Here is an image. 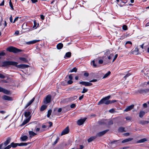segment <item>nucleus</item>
<instances>
[{
  "mask_svg": "<svg viewBox=\"0 0 149 149\" xmlns=\"http://www.w3.org/2000/svg\"><path fill=\"white\" fill-rule=\"evenodd\" d=\"M17 64L18 63L16 62L12 61H6L3 62L2 66H5L8 65H12L15 66L18 68H27L29 67V65H27L21 64L17 65Z\"/></svg>",
  "mask_w": 149,
  "mask_h": 149,
  "instance_id": "nucleus-1",
  "label": "nucleus"
},
{
  "mask_svg": "<svg viewBox=\"0 0 149 149\" xmlns=\"http://www.w3.org/2000/svg\"><path fill=\"white\" fill-rule=\"evenodd\" d=\"M110 98V96L109 95L102 98L98 102V104L100 105L103 104H109L110 100H109Z\"/></svg>",
  "mask_w": 149,
  "mask_h": 149,
  "instance_id": "nucleus-2",
  "label": "nucleus"
},
{
  "mask_svg": "<svg viewBox=\"0 0 149 149\" xmlns=\"http://www.w3.org/2000/svg\"><path fill=\"white\" fill-rule=\"evenodd\" d=\"M6 50L10 52H13L14 53H17L22 51L21 49H18L13 47H10L7 48Z\"/></svg>",
  "mask_w": 149,
  "mask_h": 149,
  "instance_id": "nucleus-3",
  "label": "nucleus"
},
{
  "mask_svg": "<svg viewBox=\"0 0 149 149\" xmlns=\"http://www.w3.org/2000/svg\"><path fill=\"white\" fill-rule=\"evenodd\" d=\"M51 96L50 95H47L46 97L43 100V103L45 104H47L51 102Z\"/></svg>",
  "mask_w": 149,
  "mask_h": 149,
  "instance_id": "nucleus-4",
  "label": "nucleus"
},
{
  "mask_svg": "<svg viewBox=\"0 0 149 149\" xmlns=\"http://www.w3.org/2000/svg\"><path fill=\"white\" fill-rule=\"evenodd\" d=\"M109 131V130H107L102 131L99 132L97 133L96 136L97 137H99L102 136L103 135L105 134L107 132Z\"/></svg>",
  "mask_w": 149,
  "mask_h": 149,
  "instance_id": "nucleus-5",
  "label": "nucleus"
},
{
  "mask_svg": "<svg viewBox=\"0 0 149 149\" xmlns=\"http://www.w3.org/2000/svg\"><path fill=\"white\" fill-rule=\"evenodd\" d=\"M86 119V118H84L79 120L77 121V123L78 125H81L84 123Z\"/></svg>",
  "mask_w": 149,
  "mask_h": 149,
  "instance_id": "nucleus-6",
  "label": "nucleus"
},
{
  "mask_svg": "<svg viewBox=\"0 0 149 149\" xmlns=\"http://www.w3.org/2000/svg\"><path fill=\"white\" fill-rule=\"evenodd\" d=\"M134 104H132L129 106H128L124 110V111L127 112L130 111L134 108Z\"/></svg>",
  "mask_w": 149,
  "mask_h": 149,
  "instance_id": "nucleus-7",
  "label": "nucleus"
},
{
  "mask_svg": "<svg viewBox=\"0 0 149 149\" xmlns=\"http://www.w3.org/2000/svg\"><path fill=\"white\" fill-rule=\"evenodd\" d=\"M31 118V116H30L28 118L26 119L23 121L22 123L20 125V126L22 127L29 122Z\"/></svg>",
  "mask_w": 149,
  "mask_h": 149,
  "instance_id": "nucleus-8",
  "label": "nucleus"
},
{
  "mask_svg": "<svg viewBox=\"0 0 149 149\" xmlns=\"http://www.w3.org/2000/svg\"><path fill=\"white\" fill-rule=\"evenodd\" d=\"M11 138L10 137L8 138L3 143V145L4 147H5L8 145L10 142Z\"/></svg>",
  "mask_w": 149,
  "mask_h": 149,
  "instance_id": "nucleus-9",
  "label": "nucleus"
},
{
  "mask_svg": "<svg viewBox=\"0 0 149 149\" xmlns=\"http://www.w3.org/2000/svg\"><path fill=\"white\" fill-rule=\"evenodd\" d=\"M69 132V129L68 127H67L66 128L64 129L63 131L61 133V135H63L65 134H66L68 133Z\"/></svg>",
  "mask_w": 149,
  "mask_h": 149,
  "instance_id": "nucleus-10",
  "label": "nucleus"
},
{
  "mask_svg": "<svg viewBox=\"0 0 149 149\" xmlns=\"http://www.w3.org/2000/svg\"><path fill=\"white\" fill-rule=\"evenodd\" d=\"M2 98L4 100L8 101H11L12 100L11 97L6 95L3 96Z\"/></svg>",
  "mask_w": 149,
  "mask_h": 149,
  "instance_id": "nucleus-11",
  "label": "nucleus"
},
{
  "mask_svg": "<svg viewBox=\"0 0 149 149\" xmlns=\"http://www.w3.org/2000/svg\"><path fill=\"white\" fill-rule=\"evenodd\" d=\"M35 99V97H33L32 99L29 102H28L27 104H26V105L24 107V109H26V108L29 106L30 105L32 102L34 101Z\"/></svg>",
  "mask_w": 149,
  "mask_h": 149,
  "instance_id": "nucleus-12",
  "label": "nucleus"
},
{
  "mask_svg": "<svg viewBox=\"0 0 149 149\" xmlns=\"http://www.w3.org/2000/svg\"><path fill=\"white\" fill-rule=\"evenodd\" d=\"M77 98V96H74V97H72L69 98H68L66 99L67 101H69L70 102H72L74 100L76 99Z\"/></svg>",
  "mask_w": 149,
  "mask_h": 149,
  "instance_id": "nucleus-13",
  "label": "nucleus"
},
{
  "mask_svg": "<svg viewBox=\"0 0 149 149\" xmlns=\"http://www.w3.org/2000/svg\"><path fill=\"white\" fill-rule=\"evenodd\" d=\"M40 41V40H33L31 41L28 42H27V44L28 45H30L31 44H34L35 43L37 42Z\"/></svg>",
  "mask_w": 149,
  "mask_h": 149,
  "instance_id": "nucleus-14",
  "label": "nucleus"
},
{
  "mask_svg": "<svg viewBox=\"0 0 149 149\" xmlns=\"http://www.w3.org/2000/svg\"><path fill=\"white\" fill-rule=\"evenodd\" d=\"M2 89H3L2 90L1 92H2L4 93L7 95H8L10 94V91L4 89L3 88Z\"/></svg>",
  "mask_w": 149,
  "mask_h": 149,
  "instance_id": "nucleus-15",
  "label": "nucleus"
},
{
  "mask_svg": "<svg viewBox=\"0 0 149 149\" xmlns=\"http://www.w3.org/2000/svg\"><path fill=\"white\" fill-rule=\"evenodd\" d=\"M149 92V89H141L139 91V92L141 93H146Z\"/></svg>",
  "mask_w": 149,
  "mask_h": 149,
  "instance_id": "nucleus-16",
  "label": "nucleus"
},
{
  "mask_svg": "<svg viewBox=\"0 0 149 149\" xmlns=\"http://www.w3.org/2000/svg\"><path fill=\"white\" fill-rule=\"evenodd\" d=\"M71 53L70 52H67L64 56V58H70L71 55Z\"/></svg>",
  "mask_w": 149,
  "mask_h": 149,
  "instance_id": "nucleus-17",
  "label": "nucleus"
},
{
  "mask_svg": "<svg viewBox=\"0 0 149 149\" xmlns=\"http://www.w3.org/2000/svg\"><path fill=\"white\" fill-rule=\"evenodd\" d=\"M97 138V137L96 135L95 136H92L88 139V142H90Z\"/></svg>",
  "mask_w": 149,
  "mask_h": 149,
  "instance_id": "nucleus-18",
  "label": "nucleus"
},
{
  "mask_svg": "<svg viewBox=\"0 0 149 149\" xmlns=\"http://www.w3.org/2000/svg\"><path fill=\"white\" fill-rule=\"evenodd\" d=\"M31 112L30 111H25L24 113V116L26 118L30 117L31 114Z\"/></svg>",
  "mask_w": 149,
  "mask_h": 149,
  "instance_id": "nucleus-19",
  "label": "nucleus"
},
{
  "mask_svg": "<svg viewBox=\"0 0 149 149\" xmlns=\"http://www.w3.org/2000/svg\"><path fill=\"white\" fill-rule=\"evenodd\" d=\"M30 144V143H18V146H26L27 145Z\"/></svg>",
  "mask_w": 149,
  "mask_h": 149,
  "instance_id": "nucleus-20",
  "label": "nucleus"
},
{
  "mask_svg": "<svg viewBox=\"0 0 149 149\" xmlns=\"http://www.w3.org/2000/svg\"><path fill=\"white\" fill-rule=\"evenodd\" d=\"M28 137L26 136H22L20 137V139L22 141H26Z\"/></svg>",
  "mask_w": 149,
  "mask_h": 149,
  "instance_id": "nucleus-21",
  "label": "nucleus"
},
{
  "mask_svg": "<svg viewBox=\"0 0 149 149\" xmlns=\"http://www.w3.org/2000/svg\"><path fill=\"white\" fill-rule=\"evenodd\" d=\"M145 114V112L144 111H141L139 113V117L141 118H142L143 117Z\"/></svg>",
  "mask_w": 149,
  "mask_h": 149,
  "instance_id": "nucleus-22",
  "label": "nucleus"
},
{
  "mask_svg": "<svg viewBox=\"0 0 149 149\" xmlns=\"http://www.w3.org/2000/svg\"><path fill=\"white\" fill-rule=\"evenodd\" d=\"M63 47V45L62 43H59L56 46L57 48L58 49H61Z\"/></svg>",
  "mask_w": 149,
  "mask_h": 149,
  "instance_id": "nucleus-23",
  "label": "nucleus"
},
{
  "mask_svg": "<svg viewBox=\"0 0 149 149\" xmlns=\"http://www.w3.org/2000/svg\"><path fill=\"white\" fill-rule=\"evenodd\" d=\"M132 139H133L132 138H129L128 139H126L123 140L122 141V143H125L127 142H129V141H130L132 140Z\"/></svg>",
  "mask_w": 149,
  "mask_h": 149,
  "instance_id": "nucleus-24",
  "label": "nucleus"
},
{
  "mask_svg": "<svg viewBox=\"0 0 149 149\" xmlns=\"http://www.w3.org/2000/svg\"><path fill=\"white\" fill-rule=\"evenodd\" d=\"M18 143H14L13 142H12L10 144V146L11 147H12L13 148H16L17 146H18Z\"/></svg>",
  "mask_w": 149,
  "mask_h": 149,
  "instance_id": "nucleus-25",
  "label": "nucleus"
},
{
  "mask_svg": "<svg viewBox=\"0 0 149 149\" xmlns=\"http://www.w3.org/2000/svg\"><path fill=\"white\" fill-rule=\"evenodd\" d=\"M47 107V106L45 105H43L41 106L40 107V110L41 111H44V110L46 109Z\"/></svg>",
  "mask_w": 149,
  "mask_h": 149,
  "instance_id": "nucleus-26",
  "label": "nucleus"
},
{
  "mask_svg": "<svg viewBox=\"0 0 149 149\" xmlns=\"http://www.w3.org/2000/svg\"><path fill=\"white\" fill-rule=\"evenodd\" d=\"M29 133L30 136H33L36 134L34 133V132L31 131H30L29 132Z\"/></svg>",
  "mask_w": 149,
  "mask_h": 149,
  "instance_id": "nucleus-27",
  "label": "nucleus"
},
{
  "mask_svg": "<svg viewBox=\"0 0 149 149\" xmlns=\"http://www.w3.org/2000/svg\"><path fill=\"white\" fill-rule=\"evenodd\" d=\"M147 141V139L145 138H144L142 139H141L140 140H139L137 141L138 143H143L144 142Z\"/></svg>",
  "mask_w": 149,
  "mask_h": 149,
  "instance_id": "nucleus-28",
  "label": "nucleus"
},
{
  "mask_svg": "<svg viewBox=\"0 0 149 149\" xmlns=\"http://www.w3.org/2000/svg\"><path fill=\"white\" fill-rule=\"evenodd\" d=\"M125 128L123 127H119L118 128V131L121 132H125V131L124 130Z\"/></svg>",
  "mask_w": 149,
  "mask_h": 149,
  "instance_id": "nucleus-29",
  "label": "nucleus"
},
{
  "mask_svg": "<svg viewBox=\"0 0 149 149\" xmlns=\"http://www.w3.org/2000/svg\"><path fill=\"white\" fill-rule=\"evenodd\" d=\"M19 59L22 61H23L24 63H27L28 61L26 59L23 57H20L19 58Z\"/></svg>",
  "mask_w": 149,
  "mask_h": 149,
  "instance_id": "nucleus-30",
  "label": "nucleus"
},
{
  "mask_svg": "<svg viewBox=\"0 0 149 149\" xmlns=\"http://www.w3.org/2000/svg\"><path fill=\"white\" fill-rule=\"evenodd\" d=\"M111 74V72L109 71L106 74L104 75V77H103V79H104L105 78H106L107 77H108Z\"/></svg>",
  "mask_w": 149,
  "mask_h": 149,
  "instance_id": "nucleus-31",
  "label": "nucleus"
},
{
  "mask_svg": "<svg viewBox=\"0 0 149 149\" xmlns=\"http://www.w3.org/2000/svg\"><path fill=\"white\" fill-rule=\"evenodd\" d=\"M52 112V110L51 109H49V110L47 112V117L49 118L50 115H51V113Z\"/></svg>",
  "mask_w": 149,
  "mask_h": 149,
  "instance_id": "nucleus-32",
  "label": "nucleus"
},
{
  "mask_svg": "<svg viewBox=\"0 0 149 149\" xmlns=\"http://www.w3.org/2000/svg\"><path fill=\"white\" fill-rule=\"evenodd\" d=\"M92 85V84L88 82L85 81V83L84 86H91Z\"/></svg>",
  "mask_w": 149,
  "mask_h": 149,
  "instance_id": "nucleus-33",
  "label": "nucleus"
},
{
  "mask_svg": "<svg viewBox=\"0 0 149 149\" xmlns=\"http://www.w3.org/2000/svg\"><path fill=\"white\" fill-rule=\"evenodd\" d=\"M77 69L76 68H74L73 69H72V70L70 71V72H76L77 71Z\"/></svg>",
  "mask_w": 149,
  "mask_h": 149,
  "instance_id": "nucleus-34",
  "label": "nucleus"
},
{
  "mask_svg": "<svg viewBox=\"0 0 149 149\" xmlns=\"http://www.w3.org/2000/svg\"><path fill=\"white\" fill-rule=\"evenodd\" d=\"M9 3L10 6V7L13 10H14L13 6L12 3L11 2V0H10Z\"/></svg>",
  "mask_w": 149,
  "mask_h": 149,
  "instance_id": "nucleus-35",
  "label": "nucleus"
},
{
  "mask_svg": "<svg viewBox=\"0 0 149 149\" xmlns=\"http://www.w3.org/2000/svg\"><path fill=\"white\" fill-rule=\"evenodd\" d=\"M91 65L94 67H96L97 66V65L95 63V61L94 60H93L92 61Z\"/></svg>",
  "mask_w": 149,
  "mask_h": 149,
  "instance_id": "nucleus-36",
  "label": "nucleus"
},
{
  "mask_svg": "<svg viewBox=\"0 0 149 149\" xmlns=\"http://www.w3.org/2000/svg\"><path fill=\"white\" fill-rule=\"evenodd\" d=\"M88 91V89H86L85 88H84L83 90L81 92L82 93H85L86 92Z\"/></svg>",
  "mask_w": 149,
  "mask_h": 149,
  "instance_id": "nucleus-37",
  "label": "nucleus"
},
{
  "mask_svg": "<svg viewBox=\"0 0 149 149\" xmlns=\"http://www.w3.org/2000/svg\"><path fill=\"white\" fill-rule=\"evenodd\" d=\"M113 54H110L109 56L108 57V59L109 60H110L111 58L113 57Z\"/></svg>",
  "mask_w": 149,
  "mask_h": 149,
  "instance_id": "nucleus-38",
  "label": "nucleus"
},
{
  "mask_svg": "<svg viewBox=\"0 0 149 149\" xmlns=\"http://www.w3.org/2000/svg\"><path fill=\"white\" fill-rule=\"evenodd\" d=\"M123 29L124 30H126L127 29V26L126 25H123Z\"/></svg>",
  "mask_w": 149,
  "mask_h": 149,
  "instance_id": "nucleus-39",
  "label": "nucleus"
},
{
  "mask_svg": "<svg viewBox=\"0 0 149 149\" xmlns=\"http://www.w3.org/2000/svg\"><path fill=\"white\" fill-rule=\"evenodd\" d=\"M98 123L99 124L101 125H102L103 124H104V122L103 120H101L100 121H98Z\"/></svg>",
  "mask_w": 149,
  "mask_h": 149,
  "instance_id": "nucleus-40",
  "label": "nucleus"
},
{
  "mask_svg": "<svg viewBox=\"0 0 149 149\" xmlns=\"http://www.w3.org/2000/svg\"><path fill=\"white\" fill-rule=\"evenodd\" d=\"M138 51H139V49L138 48H136L134 50V53L135 52H136V53L135 54H138Z\"/></svg>",
  "mask_w": 149,
  "mask_h": 149,
  "instance_id": "nucleus-41",
  "label": "nucleus"
},
{
  "mask_svg": "<svg viewBox=\"0 0 149 149\" xmlns=\"http://www.w3.org/2000/svg\"><path fill=\"white\" fill-rule=\"evenodd\" d=\"M118 141V140H115L114 141H112L111 142L109 143L111 144H116V142Z\"/></svg>",
  "mask_w": 149,
  "mask_h": 149,
  "instance_id": "nucleus-42",
  "label": "nucleus"
},
{
  "mask_svg": "<svg viewBox=\"0 0 149 149\" xmlns=\"http://www.w3.org/2000/svg\"><path fill=\"white\" fill-rule=\"evenodd\" d=\"M4 145H3V143H2L0 144V149H4Z\"/></svg>",
  "mask_w": 149,
  "mask_h": 149,
  "instance_id": "nucleus-43",
  "label": "nucleus"
},
{
  "mask_svg": "<svg viewBox=\"0 0 149 149\" xmlns=\"http://www.w3.org/2000/svg\"><path fill=\"white\" fill-rule=\"evenodd\" d=\"M11 147L10 145L5 147H4V149H9Z\"/></svg>",
  "mask_w": 149,
  "mask_h": 149,
  "instance_id": "nucleus-44",
  "label": "nucleus"
},
{
  "mask_svg": "<svg viewBox=\"0 0 149 149\" xmlns=\"http://www.w3.org/2000/svg\"><path fill=\"white\" fill-rule=\"evenodd\" d=\"M132 117L130 116H127L125 118L126 120H131L132 119Z\"/></svg>",
  "mask_w": 149,
  "mask_h": 149,
  "instance_id": "nucleus-45",
  "label": "nucleus"
},
{
  "mask_svg": "<svg viewBox=\"0 0 149 149\" xmlns=\"http://www.w3.org/2000/svg\"><path fill=\"white\" fill-rule=\"evenodd\" d=\"M117 56H118L117 54H116L115 55L114 57V58L113 59V60L112 61V63L113 62L115 61V60L116 59V58L117 57Z\"/></svg>",
  "mask_w": 149,
  "mask_h": 149,
  "instance_id": "nucleus-46",
  "label": "nucleus"
},
{
  "mask_svg": "<svg viewBox=\"0 0 149 149\" xmlns=\"http://www.w3.org/2000/svg\"><path fill=\"white\" fill-rule=\"evenodd\" d=\"M113 124V121L112 120H110L109 121L108 124L109 125H111Z\"/></svg>",
  "mask_w": 149,
  "mask_h": 149,
  "instance_id": "nucleus-47",
  "label": "nucleus"
},
{
  "mask_svg": "<svg viewBox=\"0 0 149 149\" xmlns=\"http://www.w3.org/2000/svg\"><path fill=\"white\" fill-rule=\"evenodd\" d=\"M75 107L76 105L74 104H72L70 105V107L72 108H74Z\"/></svg>",
  "mask_w": 149,
  "mask_h": 149,
  "instance_id": "nucleus-48",
  "label": "nucleus"
},
{
  "mask_svg": "<svg viewBox=\"0 0 149 149\" xmlns=\"http://www.w3.org/2000/svg\"><path fill=\"white\" fill-rule=\"evenodd\" d=\"M130 75V73H128L127 74L125 77H124V78H125V79H126V78L129 77Z\"/></svg>",
  "mask_w": 149,
  "mask_h": 149,
  "instance_id": "nucleus-49",
  "label": "nucleus"
},
{
  "mask_svg": "<svg viewBox=\"0 0 149 149\" xmlns=\"http://www.w3.org/2000/svg\"><path fill=\"white\" fill-rule=\"evenodd\" d=\"M5 77V76L3 75V74L0 73V78L2 79H4Z\"/></svg>",
  "mask_w": 149,
  "mask_h": 149,
  "instance_id": "nucleus-50",
  "label": "nucleus"
},
{
  "mask_svg": "<svg viewBox=\"0 0 149 149\" xmlns=\"http://www.w3.org/2000/svg\"><path fill=\"white\" fill-rule=\"evenodd\" d=\"M110 51L109 50H107L106 51L105 53V54L107 55L110 54Z\"/></svg>",
  "mask_w": 149,
  "mask_h": 149,
  "instance_id": "nucleus-51",
  "label": "nucleus"
},
{
  "mask_svg": "<svg viewBox=\"0 0 149 149\" xmlns=\"http://www.w3.org/2000/svg\"><path fill=\"white\" fill-rule=\"evenodd\" d=\"M59 138L58 137L56 139L55 141L54 142V145L56 144L57 142L58 141V140Z\"/></svg>",
  "mask_w": 149,
  "mask_h": 149,
  "instance_id": "nucleus-52",
  "label": "nucleus"
},
{
  "mask_svg": "<svg viewBox=\"0 0 149 149\" xmlns=\"http://www.w3.org/2000/svg\"><path fill=\"white\" fill-rule=\"evenodd\" d=\"M68 83L69 84H71L72 83L73 81L71 80H70L68 81Z\"/></svg>",
  "mask_w": 149,
  "mask_h": 149,
  "instance_id": "nucleus-53",
  "label": "nucleus"
},
{
  "mask_svg": "<svg viewBox=\"0 0 149 149\" xmlns=\"http://www.w3.org/2000/svg\"><path fill=\"white\" fill-rule=\"evenodd\" d=\"M84 76L86 77H88L89 76V73L87 72H85L84 74Z\"/></svg>",
  "mask_w": 149,
  "mask_h": 149,
  "instance_id": "nucleus-54",
  "label": "nucleus"
},
{
  "mask_svg": "<svg viewBox=\"0 0 149 149\" xmlns=\"http://www.w3.org/2000/svg\"><path fill=\"white\" fill-rule=\"evenodd\" d=\"M5 55V53L3 52H1L0 53V56H4Z\"/></svg>",
  "mask_w": 149,
  "mask_h": 149,
  "instance_id": "nucleus-55",
  "label": "nucleus"
},
{
  "mask_svg": "<svg viewBox=\"0 0 149 149\" xmlns=\"http://www.w3.org/2000/svg\"><path fill=\"white\" fill-rule=\"evenodd\" d=\"M19 17H16L14 19V21L13 22V23H14L16 21H17Z\"/></svg>",
  "mask_w": 149,
  "mask_h": 149,
  "instance_id": "nucleus-56",
  "label": "nucleus"
},
{
  "mask_svg": "<svg viewBox=\"0 0 149 149\" xmlns=\"http://www.w3.org/2000/svg\"><path fill=\"white\" fill-rule=\"evenodd\" d=\"M34 25L33 26V28H35L36 27V21H34Z\"/></svg>",
  "mask_w": 149,
  "mask_h": 149,
  "instance_id": "nucleus-57",
  "label": "nucleus"
},
{
  "mask_svg": "<svg viewBox=\"0 0 149 149\" xmlns=\"http://www.w3.org/2000/svg\"><path fill=\"white\" fill-rule=\"evenodd\" d=\"M98 63L100 64H102L103 63V61L102 60L100 59Z\"/></svg>",
  "mask_w": 149,
  "mask_h": 149,
  "instance_id": "nucleus-58",
  "label": "nucleus"
},
{
  "mask_svg": "<svg viewBox=\"0 0 149 149\" xmlns=\"http://www.w3.org/2000/svg\"><path fill=\"white\" fill-rule=\"evenodd\" d=\"M85 81H83L80 82L79 83L80 84H82V85H85Z\"/></svg>",
  "mask_w": 149,
  "mask_h": 149,
  "instance_id": "nucleus-59",
  "label": "nucleus"
},
{
  "mask_svg": "<svg viewBox=\"0 0 149 149\" xmlns=\"http://www.w3.org/2000/svg\"><path fill=\"white\" fill-rule=\"evenodd\" d=\"M116 102V100H111V101L110 100V102H109V104H111V103H113L115 102Z\"/></svg>",
  "mask_w": 149,
  "mask_h": 149,
  "instance_id": "nucleus-60",
  "label": "nucleus"
},
{
  "mask_svg": "<svg viewBox=\"0 0 149 149\" xmlns=\"http://www.w3.org/2000/svg\"><path fill=\"white\" fill-rule=\"evenodd\" d=\"M40 18L42 20H43L45 19V17L44 15H40Z\"/></svg>",
  "mask_w": 149,
  "mask_h": 149,
  "instance_id": "nucleus-61",
  "label": "nucleus"
},
{
  "mask_svg": "<svg viewBox=\"0 0 149 149\" xmlns=\"http://www.w3.org/2000/svg\"><path fill=\"white\" fill-rule=\"evenodd\" d=\"M145 121H142L140 122V123L141 124H142V125H144L145 124Z\"/></svg>",
  "mask_w": 149,
  "mask_h": 149,
  "instance_id": "nucleus-62",
  "label": "nucleus"
},
{
  "mask_svg": "<svg viewBox=\"0 0 149 149\" xmlns=\"http://www.w3.org/2000/svg\"><path fill=\"white\" fill-rule=\"evenodd\" d=\"M10 20L11 22H13V18H12V15L10 17Z\"/></svg>",
  "mask_w": 149,
  "mask_h": 149,
  "instance_id": "nucleus-63",
  "label": "nucleus"
},
{
  "mask_svg": "<svg viewBox=\"0 0 149 149\" xmlns=\"http://www.w3.org/2000/svg\"><path fill=\"white\" fill-rule=\"evenodd\" d=\"M147 104L146 103H145L143 104V106L144 108H146L147 107Z\"/></svg>",
  "mask_w": 149,
  "mask_h": 149,
  "instance_id": "nucleus-64",
  "label": "nucleus"
}]
</instances>
